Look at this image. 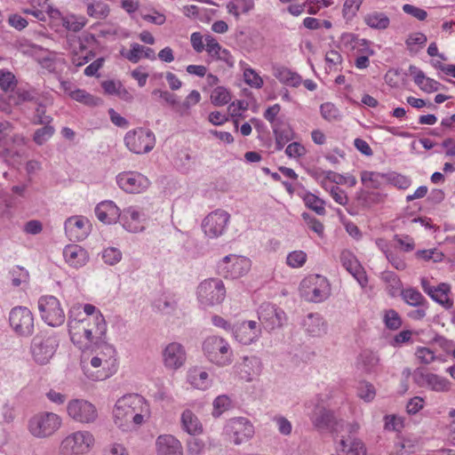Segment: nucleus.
<instances>
[{"mask_svg": "<svg viewBox=\"0 0 455 455\" xmlns=\"http://www.w3.org/2000/svg\"><path fill=\"white\" fill-rule=\"evenodd\" d=\"M181 426L188 434L196 435L203 432V426L197 416L190 410H185L181 414Z\"/></svg>", "mask_w": 455, "mask_h": 455, "instance_id": "34", "label": "nucleus"}, {"mask_svg": "<svg viewBox=\"0 0 455 455\" xmlns=\"http://www.w3.org/2000/svg\"><path fill=\"white\" fill-rule=\"evenodd\" d=\"M260 334L261 330L256 321H244L234 329L235 339L243 345H249L256 341Z\"/></svg>", "mask_w": 455, "mask_h": 455, "instance_id": "22", "label": "nucleus"}, {"mask_svg": "<svg viewBox=\"0 0 455 455\" xmlns=\"http://www.w3.org/2000/svg\"><path fill=\"white\" fill-rule=\"evenodd\" d=\"M224 431L235 444H240L252 437L254 427L248 419L238 417L228 420Z\"/></svg>", "mask_w": 455, "mask_h": 455, "instance_id": "16", "label": "nucleus"}, {"mask_svg": "<svg viewBox=\"0 0 455 455\" xmlns=\"http://www.w3.org/2000/svg\"><path fill=\"white\" fill-rule=\"evenodd\" d=\"M44 127L37 129L33 136V140L36 145H43L49 140L55 132V129L50 124H43Z\"/></svg>", "mask_w": 455, "mask_h": 455, "instance_id": "50", "label": "nucleus"}, {"mask_svg": "<svg viewBox=\"0 0 455 455\" xmlns=\"http://www.w3.org/2000/svg\"><path fill=\"white\" fill-rule=\"evenodd\" d=\"M188 379L194 387L201 390H206L212 384L208 372L200 368L191 369Z\"/></svg>", "mask_w": 455, "mask_h": 455, "instance_id": "35", "label": "nucleus"}, {"mask_svg": "<svg viewBox=\"0 0 455 455\" xmlns=\"http://www.w3.org/2000/svg\"><path fill=\"white\" fill-rule=\"evenodd\" d=\"M364 22L374 29H386L390 24L389 18L383 12H373L364 17Z\"/></svg>", "mask_w": 455, "mask_h": 455, "instance_id": "40", "label": "nucleus"}, {"mask_svg": "<svg viewBox=\"0 0 455 455\" xmlns=\"http://www.w3.org/2000/svg\"><path fill=\"white\" fill-rule=\"evenodd\" d=\"M95 347L92 350L99 358L103 360V371H96V372L88 373V378L93 380H103L112 376L117 368V359L116 348L106 342L96 340Z\"/></svg>", "mask_w": 455, "mask_h": 455, "instance_id": "3", "label": "nucleus"}, {"mask_svg": "<svg viewBox=\"0 0 455 455\" xmlns=\"http://www.w3.org/2000/svg\"><path fill=\"white\" fill-rule=\"evenodd\" d=\"M259 320L265 329L280 328L286 321L284 311L271 303H263L258 310Z\"/></svg>", "mask_w": 455, "mask_h": 455, "instance_id": "20", "label": "nucleus"}, {"mask_svg": "<svg viewBox=\"0 0 455 455\" xmlns=\"http://www.w3.org/2000/svg\"><path fill=\"white\" fill-rule=\"evenodd\" d=\"M303 201L307 208L315 212L318 215L325 214L324 201L315 195L307 192L303 196Z\"/></svg>", "mask_w": 455, "mask_h": 455, "instance_id": "45", "label": "nucleus"}, {"mask_svg": "<svg viewBox=\"0 0 455 455\" xmlns=\"http://www.w3.org/2000/svg\"><path fill=\"white\" fill-rule=\"evenodd\" d=\"M313 426L321 429H330L339 432L344 428V421L338 420L334 412L323 406H316L310 416Z\"/></svg>", "mask_w": 455, "mask_h": 455, "instance_id": "19", "label": "nucleus"}, {"mask_svg": "<svg viewBox=\"0 0 455 455\" xmlns=\"http://www.w3.org/2000/svg\"><path fill=\"white\" fill-rule=\"evenodd\" d=\"M307 260V254L303 251H294L288 254L286 263L291 267H300Z\"/></svg>", "mask_w": 455, "mask_h": 455, "instance_id": "55", "label": "nucleus"}, {"mask_svg": "<svg viewBox=\"0 0 455 455\" xmlns=\"http://www.w3.org/2000/svg\"><path fill=\"white\" fill-rule=\"evenodd\" d=\"M375 388L369 382H362L358 387V395L366 402H371L375 397Z\"/></svg>", "mask_w": 455, "mask_h": 455, "instance_id": "60", "label": "nucleus"}, {"mask_svg": "<svg viewBox=\"0 0 455 455\" xmlns=\"http://www.w3.org/2000/svg\"><path fill=\"white\" fill-rule=\"evenodd\" d=\"M244 82L251 87L259 89L263 85V80L256 71L251 68H245L243 71Z\"/></svg>", "mask_w": 455, "mask_h": 455, "instance_id": "54", "label": "nucleus"}, {"mask_svg": "<svg viewBox=\"0 0 455 455\" xmlns=\"http://www.w3.org/2000/svg\"><path fill=\"white\" fill-rule=\"evenodd\" d=\"M237 371L242 379L251 381L261 371L260 359L255 355L243 356L242 363L237 366Z\"/></svg>", "mask_w": 455, "mask_h": 455, "instance_id": "26", "label": "nucleus"}, {"mask_svg": "<svg viewBox=\"0 0 455 455\" xmlns=\"http://www.w3.org/2000/svg\"><path fill=\"white\" fill-rule=\"evenodd\" d=\"M387 180V176L380 172L369 171H363L361 172V181L369 188H379Z\"/></svg>", "mask_w": 455, "mask_h": 455, "instance_id": "38", "label": "nucleus"}, {"mask_svg": "<svg viewBox=\"0 0 455 455\" xmlns=\"http://www.w3.org/2000/svg\"><path fill=\"white\" fill-rule=\"evenodd\" d=\"M79 308L73 307L69 311L68 331L71 341L82 350L89 349L96 340L105 335L107 325L104 316L99 313L93 319L80 317L81 312L76 315Z\"/></svg>", "mask_w": 455, "mask_h": 455, "instance_id": "1", "label": "nucleus"}, {"mask_svg": "<svg viewBox=\"0 0 455 455\" xmlns=\"http://www.w3.org/2000/svg\"><path fill=\"white\" fill-rule=\"evenodd\" d=\"M383 322L389 330L395 331L402 326V319L395 309H387L384 311Z\"/></svg>", "mask_w": 455, "mask_h": 455, "instance_id": "49", "label": "nucleus"}, {"mask_svg": "<svg viewBox=\"0 0 455 455\" xmlns=\"http://www.w3.org/2000/svg\"><path fill=\"white\" fill-rule=\"evenodd\" d=\"M212 416L219 418L223 412L231 408V400L226 395L217 396L213 401Z\"/></svg>", "mask_w": 455, "mask_h": 455, "instance_id": "48", "label": "nucleus"}, {"mask_svg": "<svg viewBox=\"0 0 455 455\" xmlns=\"http://www.w3.org/2000/svg\"><path fill=\"white\" fill-rule=\"evenodd\" d=\"M415 355L418 358V360L424 364H429L435 360L434 351L425 347H418Z\"/></svg>", "mask_w": 455, "mask_h": 455, "instance_id": "61", "label": "nucleus"}, {"mask_svg": "<svg viewBox=\"0 0 455 455\" xmlns=\"http://www.w3.org/2000/svg\"><path fill=\"white\" fill-rule=\"evenodd\" d=\"M203 350L208 360L216 365L226 366L232 363V349L221 337H208L204 341Z\"/></svg>", "mask_w": 455, "mask_h": 455, "instance_id": "4", "label": "nucleus"}, {"mask_svg": "<svg viewBox=\"0 0 455 455\" xmlns=\"http://www.w3.org/2000/svg\"><path fill=\"white\" fill-rule=\"evenodd\" d=\"M35 103L36 104V108L33 116V123L35 124H51L52 121V117L45 114V106L38 100H36Z\"/></svg>", "mask_w": 455, "mask_h": 455, "instance_id": "51", "label": "nucleus"}, {"mask_svg": "<svg viewBox=\"0 0 455 455\" xmlns=\"http://www.w3.org/2000/svg\"><path fill=\"white\" fill-rule=\"evenodd\" d=\"M409 75L413 76L414 83L424 92L430 93L437 92L443 86L437 81L427 77L423 71L416 66L411 65L409 67Z\"/></svg>", "mask_w": 455, "mask_h": 455, "instance_id": "28", "label": "nucleus"}, {"mask_svg": "<svg viewBox=\"0 0 455 455\" xmlns=\"http://www.w3.org/2000/svg\"><path fill=\"white\" fill-rule=\"evenodd\" d=\"M339 258L342 266L357 280L362 287H364L368 280L355 256L350 251L344 250L341 251Z\"/></svg>", "mask_w": 455, "mask_h": 455, "instance_id": "24", "label": "nucleus"}, {"mask_svg": "<svg viewBox=\"0 0 455 455\" xmlns=\"http://www.w3.org/2000/svg\"><path fill=\"white\" fill-rule=\"evenodd\" d=\"M197 299L204 307L220 304L226 297V289L221 280L209 278L201 282L196 290Z\"/></svg>", "mask_w": 455, "mask_h": 455, "instance_id": "6", "label": "nucleus"}, {"mask_svg": "<svg viewBox=\"0 0 455 455\" xmlns=\"http://www.w3.org/2000/svg\"><path fill=\"white\" fill-rule=\"evenodd\" d=\"M379 362V358L376 354L371 351H363L358 357L357 367L366 373H371L375 371Z\"/></svg>", "mask_w": 455, "mask_h": 455, "instance_id": "37", "label": "nucleus"}, {"mask_svg": "<svg viewBox=\"0 0 455 455\" xmlns=\"http://www.w3.org/2000/svg\"><path fill=\"white\" fill-rule=\"evenodd\" d=\"M59 340L53 334L40 332L31 341V354L36 363L46 364L56 352Z\"/></svg>", "mask_w": 455, "mask_h": 455, "instance_id": "7", "label": "nucleus"}, {"mask_svg": "<svg viewBox=\"0 0 455 455\" xmlns=\"http://www.w3.org/2000/svg\"><path fill=\"white\" fill-rule=\"evenodd\" d=\"M13 130L11 123L4 121L0 122V147H9V138Z\"/></svg>", "mask_w": 455, "mask_h": 455, "instance_id": "63", "label": "nucleus"}, {"mask_svg": "<svg viewBox=\"0 0 455 455\" xmlns=\"http://www.w3.org/2000/svg\"><path fill=\"white\" fill-rule=\"evenodd\" d=\"M329 284L321 275L310 276L300 284L301 296L310 302H321L329 296Z\"/></svg>", "mask_w": 455, "mask_h": 455, "instance_id": "9", "label": "nucleus"}, {"mask_svg": "<svg viewBox=\"0 0 455 455\" xmlns=\"http://www.w3.org/2000/svg\"><path fill=\"white\" fill-rule=\"evenodd\" d=\"M95 214L99 220L104 224L116 223L121 217L119 208L112 201H105L95 208Z\"/></svg>", "mask_w": 455, "mask_h": 455, "instance_id": "29", "label": "nucleus"}, {"mask_svg": "<svg viewBox=\"0 0 455 455\" xmlns=\"http://www.w3.org/2000/svg\"><path fill=\"white\" fill-rule=\"evenodd\" d=\"M94 444V437L88 431H76L66 436L60 443L59 451L62 455L87 453Z\"/></svg>", "mask_w": 455, "mask_h": 455, "instance_id": "8", "label": "nucleus"}, {"mask_svg": "<svg viewBox=\"0 0 455 455\" xmlns=\"http://www.w3.org/2000/svg\"><path fill=\"white\" fill-rule=\"evenodd\" d=\"M116 182L121 189L127 193L139 194L148 188L149 180L137 172H124L116 176Z\"/></svg>", "mask_w": 455, "mask_h": 455, "instance_id": "18", "label": "nucleus"}, {"mask_svg": "<svg viewBox=\"0 0 455 455\" xmlns=\"http://www.w3.org/2000/svg\"><path fill=\"white\" fill-rule=\"evenodd\" d=\"M413 380L419 387H426L435 392L445 393L451 388L449 379L432 372L417 369L413 372Z\"/></svg>", "mask_w": 455, "mask_h": 455, "instance_id": "17", "label": "nucleus"}, {"mask_svg": "<svg viewBox=\"0 0 455 455\" xmlns=\"http://www.w3.org/2000/svg\"><path fill=\"white\" fill-rule=\"evenodd\" d=\"M254 7L253 0H231L227 8L229 13L239 19L241 12H248Z\"/></svg>", "mask_w": 455, "mask_h": 455, "instance_id": "43", "label": "nucleus"}, {"mask_svg": "<svg viewBox=\"0 0 455 455\" xmlns=\"http://www.w3.org/2000/svg\"><path fill=\"white\" fill-rule=\"evenodd\" d=\"M61 418L50 411H42L34 415L28 421V430L37 438L52 435L61 426Z\"/></svg>", "mask_w": 455, "mask_h": 455, "instance_id": "5", "label": "nucleus"}, {"mask_svg": "<svg viewBox=\"0 0 455 455\" xmlns=\"http://www.w3.org/2000/svg\"><path fill=\"white\" fill-rule=\"evenodd\" d=\"M103 363L102 358H99L94 354H92L91 358L86 355H83L82 357L83 369L87 376L88 373L96 372V371H103Z\"/></svg>", "mask_w": 455, "mask_h": 455, "instance_id": "46", "label": "nucleus"}, {"mask_svg": "<svg viewBox=\"0 0 455 455\" xmlns=\"http://www.w3.org/2000/svg\"><path fill=\"white\" fill-rule=\"evenodd\" d=\"M274 76L282 84L292 87L299 86L302 81L301 76L299 74L284 67H279L275 68Z\"/></svg>", "mask_w": 455, "mask_h": 455, "instance_id": "36", "label": "nucleus"}, {"mask_svg": "<svg viewBox=\"0 0 455 455\" xmlns=\"http://www.w3.org/2000/svg\"><path fill=\"white\" fill-rule=\"evenodd\" d=\"M37 99L34 93L29 91L18 90L14 95L10 96V101L15 105H20L25 101H36Z\"/></svg>", "mask_w": 455, "mask_h": 455, "instance_id": "58", "label": "nucleus"}, {"mask_svg": "<svg viewBox=\"0 0 455 455\" xmlns=\"http://www.w3.org/2000/svg\"><path fill=\"white\" fill-rule=\"evenodd\" d=\"M306 331L312 337H321L327 332V323L319 314H309L304 321Z\"/></svg>", "mask_w": 455, "mask_h": 455, "instance_id": "31", "label": "nucleus"}, {"mask_svg": "<svg viewBox=\"0 0 455 455\" xmlns=\"http://www.w3.org/2000/svg\"><path fill=\"white\" fill-rule=\"evenodd\" d=\"M401 296L403 299L412 307H427V302L423 295L414 288H407L402 291Z\"/></svg>", "mask_w": 455, "mask_h": 455, "instance_id": "41", "label": "nucleus"}, {"mask_svg": "<svg viewBox=\"0 0 455 455\" xmlns=\"http://www.w3.org/2000/svg\"><path fill=\"white\" fill-rule=\"evenodd\" d=\"M386 195L380 192H369L361 190L357 193L356 199L364 208H370L374 204H380L385 200Z\"/></svg>", "mask_w": 455, "mask_h": 455, "instance_id": "39", "label": "nucleus"}, {"mask_svg": "<svg viewBox=\"0 0 455 455\" xmlns=\"http://www.w3.org/2000/svg\"><path fill=\"white\" fill-rule=\"evenodd\" d=\"M164 365L168 370L181 368L187 360L185 347L178 342L168 344L162 352Z\"/></svg>", "mask_w": 455, "mask_h": 455, "instance_id": "21", "label": "nucleus"}, {"mask_svg": "<svg viewBox=\"0 0 455 455\" xmlns=\"http://www.w3.org/2000/svg\"><path fill=\"white\" fill-rule=\"evenodd\" d=\"M66 262L73 267L78 268L86 264L89 256L87 251L78 244H68L63 250Z\"/></svg>", "mask_w": 455, "mask_h": 455, "instance_id": "27", "label": "nucleus"}, {"mask_svg": "<svg viewBox=\"0 0 455 455\" xmlns=\"http://www.w3.org/2000/svg\"><path fill=\"white\" fill-rule=\"evenodd\" d=\"M110 9L107 3L103 1H93L87 4V14L94 19L102 20L108 17Z\"/></svg>", "mask_w": 455, "mask_h": 455, "instance_id": "42", "label": "nucleus"}, {"mask_svg": "<svg viewBox=\"0 0 455 455\" xmlns=\"http://www.w3.org/2000/svg\"><path fill=\"white\" fill-rule=\"evenodd\" d=\"M89 221L82 216H73L65 221V232L70 240L80 241L89 234Z\"/></svg>", "mask_w": 455, "mask_h": 455, "instance_id": "23", "label": "nucleus"}, {"mask_svg": "<svg viewBox=\"0 0 455 455\" xmlns=\"http://www.w3.org/2000/svg\"><path fill=\"white\" fill-rule=\"evenodd\" d=\"M12 330L20 336L28 337L34 332V316L26 307H15L9 315Z\"/></svg>", "mask_w": 455, "mask_h": 455, "instance_id": "14", "label": "nucleus"}, {"mask_svg": "<svg viewBox=\"0 0 455 455\" xmlns=\"http://www.w3.org/2000/svg\"><path fill=\"white\" fill-rule=\"evenodd\" d=\"M68 415L76 422L90 424L96 420L98 411L94 404L84 399H72L67 405Z\"/></svg>", "mask_w": 455, "mask_h": 455, "instance_id": "12", "label": "nucleus"}, {"mask_svg": "<svg viewBox=\"0 0 455 455\" xmlns=\"http://www.w3.org/2000/svg\"><path fill=\"white\" fill-rule=\"evenodd\" d=\"M143 216L144 215L133 206L124 209L122 216L124 228L132 233L142 231L144 229V226L141 225Z\"/></svg>", "mask_w": 455, "mask_h": 455, "instance_id": "30", "label": "nucleus"}, {"mask_svg": "<svg viewBox=\"0 0 455 455\" xmlns=\"http://www.w3.org/2000/svg\"><path fill=\"white\" fill-rule=\"evenodd\" d=\"M230 215L223 210H216L209 213L202 222V228L206 236L217 238L222 235L228 227Z\"/></svg>", "mask_w": 455, "mask_h": 455, "instance_id": "15", "label": "nucleus"}, {"mask_svg": "<svg viewBox=\"0 0 455 455\" xmlns=\"http://www.w3.org/2000/svg\"><path fill=\"white\" fill-rule=\"evenodd\" d=\"M38 309L42 319L50 326L56 327L65 322V313L54 296H43L38 300Z\"/></svg>", "mask_w": 455, "mask_h": 455, "instance_id": "10", "label": "nucleus"}, {"mask_svg": "<svg viewBox=\"0 0 455 455\" xmlns=\"http://www.w3.org/2000/svg\"><path fill=\"white\" fill-rule=\"evenodd\" d=\"M272 128L275 138V148L277 150L283 149L284 145L294 138L293 130L291 125L284 121L277 123L272 126Z\"/></svg>", "mask_w": 455, "mask_h": 455, "instance_id": "32", "label": "nucleus"}, {"mask_svg": "<svg viewBox=\"0 0 455 455\" xmlns=\"http://www.w3.org/2000/svg\"><path fill=\"white\" fill-rule=\"evenodd\" d=\"M103 455H129V453L123 444L113 443L104 448Z\"/></svg>", "mask_w": 455, "mask_h": 455, "instance_id": "64", "label": "nucleus"}, {"mask_svg": "<svg viewBox=\"0 0 455 455\" xmlns=\"http://www.w3.org/2000/svg\"><path fill=\"white\" fill-rule=\"evenodd\" d=\"M102 259L109 266H114L122 259V252L116 247L106 248L102 251Z\"/></svg>", "mask_w": 455, "mask_h": 455, "instance_id": "52", "label": "nucleus"}, {"mask_svg": "<svg viewBox=\"0 0 455 455\" xmlns=\"http://www.w3.org/2000/svg\"><path fill=\"white\" fill-rule=\"evenodd\" d=\"M362 2V0H346L342 10L343 16L347 19H351L355 16Z\"/></svg>", "mask_w": 455, "mask_h": 455, "instance_id": "62", "label": "nucleus"}, {"mask_svg": "<svg viewBox=\"0 0 455 455\" xmlns=\"http://www.w3.org/2000/svg\"><path fill=\"white\" fill-rule=\"evenodd\" d=\"M433 292L428 296L435 302L442 305L444 308L450 309L453 306V300L449 298L451 286L448 283H441L437 286H434Z\"/></svg>", "mask_w": 455, "mask_h": 455, "instance_id": "33", "label": "nucleus"}, {"mask_svg": "<svg viewBox=\"0 0 455 455\" xmlns=\"http://www.w3.org/2000/svg\"><path fill=\"white\" fill-rule=\"evenodd\" d=\"M347 441L341 439L339 445V451L345 455H363L365 449L363 443L357 439H354L350 442L349 445L347 443Z\"/></svg>", "mask_w": 455, "mask_h": 455, "instance_id": "44", "label": "nucleus"}, {"mask_svg": "<svg viewBox=\"0 0 455 455\" xmlns=\"http://www.w3.org/2000/svg\"><path fill=\"white\" fill-rule=\"evenodd\" d=\"M144 46L137 43L131 44V50L127 52H122V55L132 63H137L142 58Z\"/></svg>", "mask_w": 455, "mask_h": 455, "instance_id": "59", "label": "nucleus"}, {"mask_svg": "<svg viewBox=\"0 0 455 455\" xmlns=\"http://www.w3.org/2000/svg\"><path fill=\"white\" fill-rule=\"evenodd\" d=\"M148 405L137 394L124 395L117 400L113 410L115 424L123 431H132L144 422Z\"/></svg>", "mask_w": 455, "mask_h": 455, "instance_id": "2", "label": "nucleus"}, {"mask_svg": "<svg viewBox=\"0 0 455 455\" xmlns=\"http://www.w3.org/2000/svg\"><path fill=\"white\" fill-rule=\"evenodd\" d=\"M16 83L15 76L12 72L0 69V88L4 92L12 91Z\"/></svg>", "mask_w": 455, "mask_h": 455, "instance_id": "53", "label": "nucleus"}, {"mask_svg": "<svg viewBox=\"0 0 455 455\" xmlns=\"http://www.w3.org/2000/svg\"><path fill=\"white\" fill-rule=\"evenodd\" d=\"M230 92L223 86H218L212 92L211 101L214 106L226 105L230 101Z\"/></svg>", "mask_w": 455, "mask_h": 455, "instance_id": "47", "label": "nucleus"}, {"mask_svg": "<svg viewBox=\"0 0 455 455\" xmlns=\"http://www.w3.org/2000/svg\"><path fill=\"white\" fill-rule=\"evenodd\" d=\"M156 455H183V447L172 435H160L156 440Z\"/></svg>", "mask_w": 455, "mask_h": 455, "instance_id": "25", "label": "nucleus"}, {"mask_svg": "<svg viewBox=\"0 0 455 455\" xmlns=\"http://www.w3.org/2000/svg\"><path fill=\"white\" fill-rule=\"evenodd\" d=\"M251 267L249 259L230 254L223 258L218 264L219 274L225 278H238L245 275Z\"/></svg>", "mask_w": 455, "mask_h": 455, "instance_id": "13", "label": "nucleus"}, {"mask_svg": "<svg viewBox=\"0 0 455 455\" xmlns=\"http://www.w3.org/2000/svg\"><path fill=\"white\" fill-rule=\"evenodd\" d=\"M125 146L135 154H145L151 151L156 144V138L150 130L138 129L130 131L124 137Z\"/></svg>", "mask_w": 455, "mask_h": 455, "instance_id": "11", "label": "nucleus"}, {"mask_svg": "<svg viewBox=\"0 0 455 455\" xmlns=\"http://www.w3.org/2000/svg\"><path fill=\"white\" fill-rule=\"evenodd\" d=\"M345 38H347L348 42H355L356 46H362V48L358 49V52L362 55L372 56L374 54V51L370 48V42L366 39H358L353 34H347L345 36Z\"/></svg>", "mask_w": 455, "mask_h": 455, "instance_id": "57", "label": "nucleus"}, {"mask_svg": "<svg viewBox=\"0 0 455 455\" xmlns=\"http://www.w3.org/2000/svg\"><path fill=\"white\" fill-rule=\"evenodd\" d=\"M205 449V443L203 440L191 437L187 442V451L188 455H203Z\"/></svg>", "mask_w": 455, "mask_h": 455, "instance_id": "56", "label": "nucleus"}]
</instances>
